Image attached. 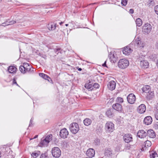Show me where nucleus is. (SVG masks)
<instances>
[{
    "label": "nucleus",
    "instance_id": "nucleus-37",
    "mask_svg": "<svg viewBox=\"0 0 158 158\" xmlns=\"http://www.w3.org/2000/svg\"><path fill=\"white\" fill-rule=\"evenodd\" d=\"M151 142L149 140H147L144 142V146L145 147H149L151 146Z\"/></svg>",
    "mask_w": 158,
    "mask_h": 158
},
{
    "label": "nucleus",
    "instance_id": "nucleus-4",
    "mask_svg": "<svg viewBox=\"0 0 158 158\" xmlns=\"http://www.w3.org/2000/svg\"><path fill=\"white\" fill-rule=\"evenodd\" d=\"M152 29V27L149 23H146L143 26L142 31L145 34H148L150 33Z\"/></svg>",
    "mask_w": 158,
    "mask_h": 158
},
{
    "label": "nucleus",
    "instance_id": "nucleus-60",
    "mask_svg": "<svg viewBox=\"0 0 158 158\" xmlns=\"http://www.w3.org/2000/svg\"><path fill=\"white\" fill-rule=\"evenodd\" d=\"M38 136L37 135H35V137L33 138V139L37 138L38 137Z\"/></svg>",
    "mask_w": 158,
    "mask_h": 158
},
{
    "label": "nucleus",
    "instance_id": "nucleus-30",
    "mask_svg": "<svg viewBox=\"0 0 158 158\" xmlns=\"http://www.w3.org/2000/svg\"><path fill=\"white\" fill-rule=\"evenodd\" d=\"M135 22L137 26L138 27L140 26L142 24V20L140 18L137 19L135 21Z\"/></svg>",
    "mask_w": 158,
    "mask_h": 158
},
{
    "label": "nucleus",
    "instance_id": "nucleus-31",
    "mask_svg": "<svg viewBox=\"0 0 158 158\" xmlns=\"http://www.w3.org/2000/svg\"><path fill=\"white\" fill-rule=\"evenodd\" d=\"M85 87L88 89L89 90H92L93 89V86L91 84H86L85 85Z\"/></svg>",
    "mask_w": 158,
    "mask_h": 158
},
{
    "label": "nucleus",
    "instance_id": "nucleus-52",
    "mask_svg": "<svg viewBox=\"0 0 158 158\" xmlns=\"http://www.w3.org/2000/svg\"><path fill=\"white\" fill-rule=\"evenodd\" d=\"M155 47L156 49H158V40L157 41L156 43Z\"/></svg>",
    "mask_w": 158,
    "mask_h": 158
},
{
    "label": "nucleus",
    "instance_id": "nucleus-17",
    "mask_svg": "<svg viewBox=\"0 0 158 158\" xmlns=\"http://www.w3.org/2000/svg\"><path fill=\"white\" fill-rule=\"evenodd\" d=\"M147 135V132L143 130H140L137 133L138 136L141 138H143L145 137Z\"/></svg>",
    "mask_w": 158,
    "mask_h": 158
},
{
    "label": "nucleus",
    "instance_id": "nucleus-3",
    "mask_svg": "<svg viewBox=\"0 0 158 158\" xmlns=\"http://www.w3.org/2000/svg\"><path fill=\"white\" fill-rule=\"evenodd\" d=\"M105 129L107 132L110 133L114 130V125L111 122H108L105 124Z\"/></svg>",
    "mask_w": 158,
    "mask_h": 158
},
{
    "label": "nucleus",
    "instance_id": "nucleus-25",
    "mask_svg": "<svg viewBox=\"0 0 158 158\" xmlns=\"http://www.w3.org/2000/svg\"><path fill=\"white\" fill-rule=\"evenodd\" d=\"M48 142L45 140L44 138H42L41 139L40 145V146L45 147L48 145Z\"/></svg>",
    "mask_w": 158,
    "mask_h": 158
},
{
    "label": "nucleus",
    "instance_id": "nucleus-45",
    "mask_svg": "<svg viewBox=\"0 0 158 158\" xmlns=\"http://www.w3.org/2000/svg\"><path fill=\"white\" fill-rule=\"evenodd\" d=\"M95 145H98L99 144V143H100V140L98 139H95Z\"/></svg>",
    "mask_w": 158,
    "mask_h": 158
},
{
    "label": "nucleus",
    "instance_id": "nucleus-59",
    "mask_svg": "<svg viewBox=\"0 0 158 158\" xmlns=\"http://www.w3.org/2000/svg\"><path fill=\"white\" fill-rule=\"evenodd\" d=\"M64 22H60L59 23L60 25H61L62 24H63Z\"/></svg>",
    "mask_w": 158,
    "mask_h": 158
},
{
    "label": "nucleus",
    "instance_id": "nucleus-14",
    "mask_svg": "<svg viewBox=\"0 0 158 158\" xmlns=\"http://www.w3.org/2000/svg\"><path fill=\"white\" fill-rule=\"evenodd\" d=\"M132 51L131 49L128 46L125 47L123 50V53L126 55H129Z\"/></svg>",
    "mask_w": 158,
    "mask_h": 158
},
{
    "label": "nucleus",
    "instance_id": "nucleus-40",
    "mask_svg": "<svg viewBox=\"0 0 158 158\" xmlns=\"http://www.w3.org/2000/svg\"><path fill=\"white\" fill-rule=\"evenodd\" d=\"M127 0H122L121 3L123 5L125 6L127 3Z\"/></svg>",
    "mask_w": 158,
    "mask_h": 158
},
{
    "label": "nucleus",
    "instance_id": "nucleus-9",
    "mask_svg": "<svg viewBox=\"0 0 158 158\" xmlns=\"http://www.w3.org/2000/svg\"><path fill=\"white\" fill-rule=\"evenodd\" d=\"M69 135V133L67 129L64 128L60 130V137L63 139L67 137Z\"/></svg>",
    "mask_w": 158,
    "mask_h": 158
},
{
    "label": "nucleus",
    "instance_id": "nucleus-46",
    "mask_svg": "<svg viewBox=\"0 0 158 158\" xmlns=\"http://www.w3.org/2000/svg\"><path fill=\"white\" fill-rule=\"evenodd\" d=\"M93 86V87H94L96 88H98L99 87V85L98 84L95 83Z\"/></svg>",
    "mask_w": 158,
    "mask_h": 158
},
{
    "label": "nucleus",
    "instance_id": "nucleus-2",
    "mask_svg": "<svg viewBox=\"0 0 158 158\" xmlns=\"http://www.w3.org/2000/svg\"><path fill=\"white\" fill-rule=\"evenodd\" d=\"M69 128L71 132L73 134L77 133L79 129L78 124L76 123L71 124L70 125Z\"/></svg>",
    "mask_w": 158,
    "mask_h": 158
},
{
    "label": "nucleus",
    "instance_id": "nucleus-12",
    "mask_svg": "<svg viewBox=\"0 0 158 158\" xmlns=\"http://www.w3.org/2000/svg\"><path fill=\"white\" fill-rule=\"evenodd\" d=\"M95 154V151L93 148H89L86 151V155L89 158H92L94 157Z\"/></svg>",
    "mask_w": 158,
    "mask_h": 158
},
{
    "label": "nucleus",
    "instance_id": "nucleus-64",
    "mask_svg": "<svg viewBox=\"0 0 158 158\" xmlns=\"http://www.w3.org/2000/svg\"><path fill=\"white\" fill-rule=\"evenodd\" d=\"M85 158H89H89H88V157H85Z\"/></svg>",
    "mask_w": 158,
    "mask_h": 158
},
{
    "label": "nucleus",
    "instance_id": "nucleus-36",
    "mask_svg": "<svg viewBox=\"0 0 158 158\" xmlns=\"http://www.w3.org/2000/svg\"><path fill=\"white\" fill-rule=\"evenodd\" d=\"M150 158H155L157 156V154L155 152H152L150 153Z\"/></svg>",
    "mask_w": 158,
    "mask_h": 158
},
{
    "label": "nucleus",
    "instance_id": "nucleus-22",
    "mask_svg": "<svg viewBox=\"0 0 158 158\" xmlns=\"http://www.w3.org/2000/svg\"><path fill=\"white\" fill-rule=\"evenodd\" d=\"M154 96V94L153 92L151 91L149 93H147L146 98L148 100L152 99Z\"/></svg>",
    "mask_w": 158,
    "mask_h": 158
},
{
    "label": "nucleus",
    "instance_id": "nucleus-44",
    "mask_svg": "<svg viewBox=\"0 0 158 158\" xmlns=\"http://www.w3.org/2000/svg\"><path fill=\"white\" fill-rule=\"evenodd\" d=\"M60 48H57L56 49L54 50L55 52L57 54H58V53L60 52Z\"/></svg>",
    "mask_w": 158,
    "mask_h": 158
},
{
    "label": "nucleus",
    "instance_id": "nucleus-61",
    "mask_svg": "<svg viewBox=\"0 0 158 158\" xmlns=\"http://www.w3.org/2000/svg\"><path fill=\"white\" fill-rule=\"evenodd\" d=\"M156 65L158 67V60H157V63H156Z\"/></svg>",
    "mask_w": 158,
    "mask_h": 158
},
{
    "label": "nucleus",
    "instance_id": "nucleus-39",
    "mask_svg": "<svg viewBox=\"0 0 158 158\" xmlns=\"http://www.w3.org/2000/svg\"><path fill=\"white\" fill-rule=\"evenodd\" d=\"M116 102H117L122 103L123 102V99L121 97H118L116 100Z\"/></svg>",
    "mask_w": 158,
    "mask_h": 158
},
{
    "label": "nucleus",
    "instance_id": "nucleus-51",
    "mask_svg": "<svg viewBox=\"0 0 158 158\" xmlns=\"http://www.w3.org/2000/svg\"><path fill=\"white\" fill-rule=\"evenodd\" d=\"M154 128L156 129H158V123H156L154 125Z\"/></svg>",
    "mask_w": 158,
    "mask_h": 158
},
{
    "label": "nucleus",
    "instance_id": "nucleus-16",
    "mask_svg": "<svg viewBox=\"0 0 158 158\" xmlns=\"http://www.w3.org/2000/svg\"><path fill=\"white\" fill-rule=\"evenodd\" d=\"M146 110V106L144 104H141L137 108L138 112L140 114L144 113Z\"/></svg>",
    "mask_w": 158,
    "mask_h": 158
},
{
    "label": "nucleus",
    "instance_id": "nucleus-1",
    "mask_svg": "<svg viewBox=\"0 0 158 158\" xmlns=\"http://www.w3.org/2000/svg\"><path fill=\"white\" fill-rule=\"evenodd\" d=\"M129 64L128 60L126 59L120 60L118 62V66L121 69H125L127 68Z\"/></svg>",
    "mask_w": 158,
    "mask_h": 158
},
{
    "label": "nucleus",
    "instance_id": "nucleus-5",
    "mask_svg": "<svg viewBox=\"0 0 158 158\" xmlns=\"http://www.w3.org/2000/svg\"><path fill=\"white\" fill-rule=\"evenodd\" d=\"M52 153L54 157L58 158L61 154V152L58 147H54L52 149Z\"/></svg>",
    "mask_w": 158,
    "mask_h": 158
},
{
    "label": "nucleus",
    "instance_id": "nucleus-42",
    "mask_svg": "<svg viewBox=\"0 0 158 158\" xmlns=\"http://www.w3.org/2000/svg\"><path fill=\"white\" fill-rule=\"evenodd\" d=\"M16 79L15 78H14L13 79V84H15L17 86H18L19 87H20L19 86L17 83V82L16 81Z\"/></svg>",
    "mask_w": 158,
    "mask_h": 158
},
{
    "label": "nucleus",
    "instance_id": "nucleus-32",
    "mask_svg": "<svg viewBox=\"0 0 158 158\" xmlns=\"http://www.w3.org/2000/svg\"><path fill=\"white\" fill-rule=\"evenodd\" d=\"M19 69L21 73L23 74H24L27 72V71L26 70V69H25V68H24L23 65H21L19 67Z\"/></svg>",
    "mask_w": 158,
    "mask_h": 158
},
{
    "label": "nucleus",
    "instance_id": "nucleus-58",
    "mask_svg": "<svg viewBox=\"0 0 158 158\" xmlns=\"http://www.w3.org/2000/svg\"><path fill=\"white\" fill-rule=\"evenodd\" d=\"M119 150V148L118 147H117L116 148V150H117L118 151Z\"/></svg>",
    "mask_w": 158,
    "mask_h": 158
},
{
    "label": "nucleus",
    "instance_id": "nucleus-49",
    "mask_svg": "<svg viewBox=\"0 0 158 158\" xmlns=\"http://www.w3.org/2000/svg\"><path fill=\"white\" fill-rule=\"evenodd\" d=\"M125 148L126 149H129L131 148V146L129 144H127L126 145Z\"/></svg>",
    "mask_w": 158,
    "mask_h": 158
},
{
    "label": "nucleus",
    "instance_id": "nucleus-34",
    "mask_svg": "<svg viewBox=\"0 0 158 158\" xmlns=\"http://www.w3.org/2000/svg\"><path fill=\"white\" fill-rule=\"evenodd\" d=\"M52 135H48L44 139L45 140L48 142V143L49 142L52 140Z\"/></svg>",
    "mask_w": 158,
    "mask_h": 158
},
{
    "label": "nucleus",
    "instance_id": "nucleus-47",
    "mask_svg": "<svg viewBox=\"0 0 158 158\" xmlns=\"http://www.w3.org/2000/svg\"><path fill=\"white\" fill-rule=\"evenodd\" d=\"M106 114L109 117H110L112 115L110 111H107L106 112Z\"/></svg>",
    "mask_w": 158,
    "mask_h": 158
},
{
    "label": "nucleus",
    "instance_id": "nucleus-63",
    "mask_svg": "<svg viewBox=\"0 0 158 158\" xmlns=\"http://www.w3.org/2000/svg\"><path fill=\"white\" fill-rule=\"evenodd\" d=\"M1 157V153L0 152V158Z\"/></svg>",
    "mask_w": 158,
    "mask_h": 158
},
{
    "label": "nucleus",
    "instance_id": "nucleus-48",
    "mask_svg": "<svg viewBox=\"0 0 158 158\" xmlns=\"http://www.w3.org/2000/svg\"><path fill=\"white\" fill-rule=\"evenodd\" d=\"M155 11L156 13L158 15V5L155 7Z\"/></svg>",
    "mask_w": 158,
    "mask_h": 158
},
{
    "label": "nucleus",
    "instance_id": "nucleus-56",
    "mask_svg": "<svg viewBox=\"0 0 158 158\" xmlns=\"http://www.w3.org/2000/svg\"><path fill=\"white\" fill-rule=\"evenodd\" d=\"M8 150H9V149L8 148H3V150L4 151V150H7V151H8Z\"/></svg>",
    "mask_w": 158,
    "mask_h": 158
},
{
    "label": "nucleus",
    "instance_id": "nucleus-33",
    "mask_svg": "<svg viewBox=\"0 0 158 158\" xmlns=\"http://www.w3.org/2000/svg\"><path fill=\"white\" fill-rule=\"evenodd\" d=\"M40 154V152L39 151H37L36 152L32 153L31 155V156L33 158H36Z\"/></svg>",
    "mask_w": 158,
    "mask_h": 158
},
{
    "label": "nucleus",
    "instance_id": "nucleus-50",
    "mask_svg": "<svg viewBox=\"0 0 158 158\" xmlns=\"http://www.w3.org/2000/svg\"><path fill=\"white\" fill-rule=\"evenodd\" d=\"M149 3L150 4V5H152L153 6L154 4V2L153 0H151L149 1Z\"/></svg>",
    "mask_w": 158,
    "mask_h": 158
},
{
    "label": "nucleus",
    "instance_id": "nucleus-6",
    "mask_svg": "<svg viewBox=\"0 0 158 158\" xmlns=\"http://www.w3.org/2000/svg\"><path fill=\"white\" fill-rule=\"evenodd\" d=\"M109 56L110 61L112 63H114L117 60L118 57L115 53L113 52H110L109 54Z\"/></svg>",
    "mask_w": 158,
    "mask_h": 158
},
{
    "label": "nucleus",
    "instance_id": "nucleus-43",
    "mask_svg": "<svg viewBox=\"0 0 158 158\" xmlns=\"http://www.w3.org/2000/svg\"><path fill=\"white\" fill-rule=\"evenodd\" d=\"M48 156L45 154H42L41 155L40 158H48Z\"/></svg>",
    "mask_w": 158,
    "mask_h": 158
},
{
    "label": "nucleus",
    "instance_id": "nucleus-23",
    "mask_svg": "<svg viewBox=\"0 0 158 158\" xmlns=\"http://www.w3.org/2000/svg\"><path fill=\"white\" fill-rule=\"evenodd\" d=\"M151 88L150 86L148 85H145L142 88V90L143 92L146 93H149L151 91Z\"/></svg>",
    "mask_w": 158,
    "mask_h": 158
},
{
    "label": "nucleus",
    "instance_id": "nucleus-53",
    "mask_svg": "<svg viewBox=\"0 0 158 158\" xmlns=\"http://www.w3.org/2000/svg\"><path fill=\"white\" fill-rule=\"evenodd\" d=\"M33 121L32 118H31L30 120V123L29 125V127L31 126L32 124V122Z\"/></svg>",
    "mask_w": 158,
    "mask_h": 158
},
{
    "label": "nucleus",
    "instance_id": "nucleus-15",
    "mask_svg": "<svg viewBox=\"0 0 158 158\" xmlns=\"http://www.w3.org/2000/svg\"><path fill=\"white\" fill-rule=\"evenodd\" d=\"M124 141L127 143H129L132 141V137L131 135L129 134H125L123 136Z\"/></svg>",
    "mask_w": 158,
    "mask_h": 158
},
{
    "label": "nucleus",
    "instance_id": "nucleus-28",
    "mask_svg": "<svg viewBox=\"0 0 158 158\" xmlns=\"http://www.w3.org/2000/svg\"><path fill=\"white\" fill-rule=\"evenodd\" d=\"M57 26V25L56 23H53L50 26L49 25L48 28L49 30H55Z\"/></svg>",
    "mask_w": 158,
    "mask_h": 158
},
{
    "label": "nucleus",
    "instance_id": "nucleus-38",
    "mask_svg": "<svg viewBox=\"0 0 158 158\" xmlns=\"http://www.w3.org/2000/svg\"><path fill=\"white\" fill-rule=\"evenodd\" d=\"M151 59L152 61H154L156 58V54H153L149 56Z\"/></svg>",
    "mask_w": 158,
    "mask_h": 158
},
{
    "label": "nucleus",
    "instance_id": "nucleus-27",
    "mask_svg": "<svg viewBox=\"0 0 158 158\" xmlns=\"http://www.w3.org/2000/svg\"><path fill=\"white\" fill-rule=\"evenodd\" d=\"M84 124L86 126L89 125L92 123V120L89 118H86L83 121Z\"/></svg>",
    "mask_w": 158,
    "mask_h": 158
},
{
    "label": "nucleus",
    "instance_id": "nucleus-19",
    "mask_svg": "<svg viewBox=\"0 0 158 158\" xmlns=\"http://www.w3.org/2000/svg\"><path fill=\"white\" fill-rule=\"evenodd\" d=\"M152 122V118L150 116H148L145 117L143 120V122L146 125L150 124Z\"/></svg>",
    "mask_w": 158,
    "mask_h": 158
},
{
    "label": "nucleus",
    "instance_id": "nucleus-11",
    "mask_svg": "<svg viewBox=\"0 0 158 158\" xmlns=\"http://www.w3.org/2000/svg\"><path fill=\"white\" fill-rule=\"evenodd\" d=\"M139 61L140 62L139 65L142 68L146 69L148 67L149 63L147 60L144 59Z\"/></svg>",
    "mask_w": 158,
    "mask_h": 158
},
{
    "label": "nucleus",
    "instance_id": "nucleus-26",
    "mask_svg": "<svg viewBox=\"0 0 158 158\" xmlns=\"http://www.w3.org/2000/svg\"><path fill=\"white\" fill-rule=\"evenodd\" d=\"M145 56V54H143V52L142 53L140 52V54H139L137 56V59L139 61L142 60H144V57Z\"/></svg>",
    "mask_w": 158,
    "mask_h": 158
},
{
    "label": "nucleus",
    "instance_id": "nucleus-29",
    "mask_svg": "<svg viewBox=\"0 0 158 158\" xmlns=\"http://www.w3.org/2000/svg\"><path fill=\"white\" fill-rule=\"evenodd\" d=\"M16 23V21L14 20H12L11 21H7L5 23H2V26H5V25H12Z\"/></svg>",
    "mask_w": 158,
    "mask_h": 158
},
{
    "label": "nucleus",
    "instance_id": "nucleus-18",
    "mask_svg": "<svg viewBox=\"0 0 158 158\" xmlns=\"http://www.w3.org/2000/svg\"><path fill=\"white\" fill-rule=\"evenodd\" d=\"M112 107L115 110L118 111H122V106L118 103L114 104L113 105Z\"/></svg>",
    "mask_w": 158,
    "mask_h": 158
},
{
    "label": "nucleus",
    "instance_id": "nucleus-13",
    "mask_svg": "<svg viewBox=\"0 0 158 158\" xmlns=\"http://www.w3.org/2000/svg\"><path fill=\"white\" fill-rule=\"evenodd\" d=\"M116 83L114 81H111L109 82L107 84V88L111 90L114 89L116 87Z\"/></svg>",
    "mask_w": 158,
    "mask_h": 158
},
{
    "label": "nucleus",
    "instance_id": "nucleus-54",
    "mask_svg": "<svg viewBox=\"0 0 158 158\" xmlns=\"http://www.w3.org/2000/svg\"><path fill=\"white\" fill-rule=\"evenodd\" d=\"M129 13L130 14H133L134 13V10L133 9H130L129 10Z\"/></svg>",
    "mask_w": 158,
    "mask_h": 158
},
{
    "label": "nucleus",
    "instance_id": "nucleus-7",
    "mask_svg": "<svg viewBox=\"0 0 158 158\" xmlns=\"http://www.w3.org/2000/svg\"><path fill=\"white\" fill-rule=\"evenodd\" d=\"M134 42L135 45L140 49L143 48L145 45L144 42L141 40L135 39Z\"/></svg>",
    "mask_w": 158,
    "mask_h": 158
},
{
    "label": "nucleus",
    "instance_id": "nucleus-8",
    "mask_svg": "<svg viewBox=\"0 0 158 158\" xmlns=\"http://www.w3.org/2000/svg\"><path fill=\"white\" fill-rule=\"evenodd\" d=\"M23 66L25 68L27 72L30 73H33L34 72V69L30 66L29 64L26 62L24 63Z\"/></svg>",
    "mask_w": 158,
    "mask_h": 158
},
{
    "label": "nucleus",
    "instance_id": "nucleus-20",
    "mask_svg": "<svg viewBox=\"0 0 158 158\" xmlns=\"http://www.w3.org/2000/svg\"><path fill=\"white\" fill-rule=\"evenodd\" d=\"M147 135L150 138H154L156 137V134L152 130H150L147 132Z\"/></svg>",
    "mask_w": 158,
    "mask_h": 158
},
{
    "label": "nucleus",
    "instance_id": "nucleus-62",
    "mask_svg": "<svg viewBox=\"0 0 158 158\" xmlns=\"http://www.w3.org/2000/svg\"><path fill=\"white\" fill-rule=\"evenodd\" d=\"M65 25L66 26H68L69 25V24H65Z\"/></svg>",
    "mask_w": 158,
    "mask_h": 158
},
{
    "label": "nucleus",
    "instance_id": "nucleus-41",
    "mask_svg": "<svg viewBox=\"0 0 158 158\" xmlns=\"http://www.w3.org/2000/svg\"><path fill=\"white\" fill-rule=\"evenodd\" d=\"M155 116L156 119L158 120V110L157 109L155 111Z\"/></svg>",
    "mask_w": 158,
    "mask_h": 158
},
{
    "label": "nucleus",
    "instance_id": "nucleus-55",
    "mask_svg": "<svg viewBox=\"0 0 158 158\" xmlns=\"http://www.w3.org/2000/svg\"><path fill=\"white\" fill-rule=\"evenodd\" d=\"M106 61H105L104 63L102 64V66L104 67H107L106 64Z\"/></svg>",
    "mask_w": 158,
    "mask_h": 158
},
{
    "label": "nucleus",
    "instance_id": "nucleus-35",
    "mask_svg": "<svg viewBox=\"0 0 158 158\" xmlns=\"http://www.w3.org/2000/svg\"><path fill=\"white\" fill-rule=\"evenodd\" d=\"M39 75L40 77L46 80L48 79V78H49V77L47 75L43 73H39Z\"/></svg>",
    "mask_w": 158,
    "mask_h": 158
},
{
    "label": "nucleus",
    "instance_id": "nucleus-24",
    "mask_svg": "<svg viewBox=\"0 0 158 158\" xmlns=\"http://www.w3.org/2000/svg\"><path fill=\"white\" fill-rule=\"evenodd\" d=\"M105 154L108 156H111L113 155L112 151L110 148H108L106 149Z\"/></svg>",
    "mask_w": 158,
    "mask_h": 158
},
{
    "label": "nucleus",
    "instance_id": "nucleus-21",
    "mask_svg": "<svg viewBox=\"0 0 158 158\" xmlns=\"http://www.w3.org/2000/svg\"><path fill=\"white\" fill-rule=\"evenodd\" d=\"M17 68L15 66H11L9 67L8 71L9 73H14L16 72Z\"/></svg>",
    "mask_w": 158,
    "mask_h": 158
},
{
    "label": "nucleus",
    "instance_id": "nucleus-57",
    "mask_svg": "<svg viewBox=\"0 0 158 158\" xmlns=\"http://www.w3.org/2000/svg\"><path fill=\"white\" fill-rule=\"evenodd\" d=\"M78 70L79 71H81L82 70V69L81 68H78Z\"/></svg>",
    "mask_w": 158,
    "mask_h": 158
},
{
    "label": "nucleus",
    "instance_id": "nucleus-10",
    "mask_svg": "<svg viewBox=\"0 0 158 158\" xmlns=\"http://www.w3.org/2000/svg\"><path fill=\"white\" fill-rule=\"evenodd\" d=\"M128 102L131 104L134 103L136 100L135 96L133 94H129L127 98Z\"/></svg>",
    "mask_w": 158,
    "mask_h": 158
}]
</instances>
